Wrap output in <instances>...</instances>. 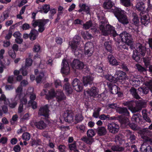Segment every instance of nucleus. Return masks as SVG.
<instances>
[{
    "mask_svg": "<svg viewBox=\"0 0 152 152\" xmlns=\"http://www.w3.org/2000/svg\"><path fill=\"white\" fill-rule=\"evenodd\" d=\"M117 111L119 113L123 114L127 116H128L129 115V112L126 107H118L117 109Z\"/></svg>",
    "mask_w": 152,
    "mask_h": 152,
    "instance_id": "nucleus-28",
    "label": "nucleus"
},
{
    "mask_svg": "<svg viewBox=\"0 0 152 152\" xmlns=\"http://www.w3.org/2000/svg\"><path fill=\"white\" fill-rule=\"evenodd\" d=\"M136 46V50L133 51L132 58L135 61L138 62L140 60V56L138 53L142 56H145L146 52V48L145 45L139 42L137 43Z\"/></svg>",
    "mask_w": 152,
    "mask_h": 152,
    "instance_id": "nucleus-1",
    "label": "nucleus"
},
{
    "mask_svg": "<svg viewBox=\"0 0 152 152\" xmlns=\"http://www.w3.org/2000/svg\"><path fill=\"white\" fill-rule=\"evenodd\" d=\"M96 24L93 23L91 20H89L83 25V29L86 30L91 28V29H95L96 28Z\"/></svg>",
    "mask_w": 152,
    "mask_h": 152,
    "instance_id": "nucleus-18",
    "label": "nucleus"
},
{
    "mask_svg": "<svg viewBox=\"0 0 152 152\" xmlns=\"http://www.w3.org/2000/svg\"><path fill=\"white\" fill-rule=\"evenodd\" d=\"M99 28L102 34L104 36H107L111 35L115 37L117 35L114 27L109 24H107L105 26L104 22L103 23L102 21L101 22V24L99 25Z\"/></svg>",
    "mask_w": 152,
    "mask_h": 152,
    "instance_id": "nucleus-2",
    "label": "nucleus"
},
{
    "mask_svg": "<svg viewBox=\"0 0 152 152\" xmlns=\"http://www.w3.org/2000/svg\"><path fill=\"white\" fill-rule=\"evenodd\" d=\"M122 4L126 7H129L131 6V3L130 0H121Z\"/></svg>",
    "mask_w": 152,
    "mask_h": 152,
    "instance_id": "nucleus-57",
    "label": "nucleus"
},
{
    "mask_svg": "<svg viewBox=\"0 0 152 152\" xmlns=\"http://www.w3.org/2000/svg\"><path fill=\"white\" fill-rule=\"evenodd\" d=\"M114 5L111 0H105L103 4V7L105 9H110Z\"/></svg>",
    "mask_w": 152,
    "mask_h": 152,
    "instance_id": "nucleus-23",
    "label": "nucleus"
},
{
    "mask_svg": "<svg viewBox=\"0 0 152 152\" xmlns=\"http://www.w3.org/2000/svg\"><path fill=\"white\" fill-rule=\"evenodd\" d=\"M109 64L113 66L118 65V61L112 55H109L107 57Z\"/></svg>",
    "mask_w": 152,
    "mask_h": 152,
    "instance_id": "nucleus-25",
    "label": "nucleus"
},
{
    "mask_svg": "<svg viewBox=\"0 0 152 152\" xmlns=\"http://www.w3.org/2000/svg\"><path fill=\"white\" fill-rule=\"evenodd\" d=\"M63 88L66 94H71L72 92V89L68 83L67 82L64 84Z\"/></svg>",
    "mask_w": 152,
    "mask_h": 152,
    "instance_id": "nucleus-36",
    "label": "nucleus"
},
{
    "mask_svg": "<svg viewBox=\"0 0 152 152\" xmlns=\"http://www.w3.org/2000/svg\"><path fill=\"white\" fill-rule=\"evenodd\" d=\"M137 112L139 111L143 108L147 106V102L145 100L141 99L137 101L136 103Z\"/></svg>",
    "mask_w": 152,
    "mask_h": 152,
    "instance_id": "nucleus-16",
    "label": "nucleus"
},
{
    "mask_svg": "<svg viewBox=\"0 0 152 152\" xmlns=\"http://www.w3.org/2000/svg\"><path fill=\"white\" fill-rule=\"evenodd\" d=\"M34 89L32 88H29L27 91V94L30 95V100L34 101L36 98L35 94L33 93Z\"/></svg>",
    "mask_w": 152,
    "mask_h": 152,
    "instance_id": "nucleus-29",
    "label": "nucleus"
},
{
    "mask_svg": "<svg viewBox=\"0 0 152 152\" xmlns=\"http://www.w3.org/2000/svg\"><path fill=\"white\" fill-rule=\"evenodd\" d=\"M34 125L37 128L41 129H44L47 127L46 124L42 120L35 122Z\"/></svg>",
    "mask_w": 152,
    "mask_h": 152,
    "instance_id": "nucleus-21",
    "label": "nucleus"
},
{
    "mask_svg": "<svg viewBox=\"0 0 152 152\" xmlns=\"http://www.w3.org/2000/svg\"><path fill=\"white\" fill-rule=\"evenodd\" d=\"M107 127L109 132L113 134L117 133L119 129V125L114 123L109 124L107 125Z\"/></svg>",
    "mask_w": 152,
    "mask_h": 152,
    "instance_id": "nucleus-8",
    "label": "nucleus"
},
{
    "mask_svg": "<svg viewBox=\"0 0 152 152\" xmlns=\"http://www.w3.org/2000/svg\"><path fill=\"white\" fill-rule=\"evenodd\" d=\"M138 71L140 72L143 73L145 74L146 73L147 69L145 68L142 67L140 65L138 64L136 65Z\"/></svg>",
    "mask_w": 152,
    "mask_h": 152,
    "instance_id": "nucleus-53",
    "label": "nucleus"
},
{
    "mask_svg": "<svg viewBox=\"0 0 152 152\" xmlns=\"http://www.w3.org/2000/svg\"><path fill=\"white\" fill-rule=\"evenodd\" d=\"M64 117L66 122L69 123H72L73 122L74 117L72 113H69L68 111L67 110L64 113Z\"/></svg>",
    "mask_w": 152,
    "mask_h": 152,
    "instance_id": "nucleus-13",
    "label": "nucleus"
},
{
    "mask_svg": "<svg viewBox=\"0 0 152 152\" xmlns=\"http://www.w3.org/2000/svg\"><path fill=\"white\" fill-rule=\"evenodd\" d=\"M62 65V67L61 69V72L62 73L65 75H68L69 73L70 69L69 65L66 60L63 59Z\"/></svg>",
    "mask_w": 152,
    "mask_h": 152,
    "instance_id": "nucleus-9",
    "label": "nucleus"
},
{
    "mask_svg": "<svg viewBox=\"0 0 152 152\" xmlns=\"http://www.w3.org/2000/svg\"><path fill=\"white\" fill-rule=\"evenodd\" d=\"M125 106H128L129 109L133 113L137 112L136 106L134 107L135 103L134 101H127L124 103Z\"/></svg>",
    "mask_w": 152,
    "mask_h": 152,
    "instance_id": "nucleus-17",
    "label": "nucleus"
},
{
    "mask_svg": "<svg viewBox=\"0 0 152 152\" xmlns=\"http://www.w3.org/2000/svg\"><path fill=\"white\" fill-rule=\"evenodd\" d=\"M42 141L39 138H37L36 139H31L30 144L32 146H36L41 144Z\"/></svg>",
    "mask_w": 152,
    "mask_h": 152,
    "instance_id": "nucleus-35",
    "label": "nucleus"
},
{
    "mask_svg": "<svg viewBox=\"0 0 152 152\" xmlns=\"http://www.w3.org/2000/svg\"><path fill=\"white\" fill-rule=\"evenodd\" d=\"M58 149L59 152H66L67 150V148L64 145H60L58 147Z\"/></svg>",
    "mask_w": 152,
    "mask_h": 152,
    "instance_id": "nucleus-47",
    "label": "nucleus"
},
{
    "mask_svg": "<svg viewBox=\"0 0 152 152\" xmlns=\"http://www.w3.org/2000/svg\"><path fill=\"white\" fill-rule=\"evenodd\" d=\"M141 152H152V148L151 146L148 145L146 142H144L140 148Z\"/></svg>",
    "mask_w": 152,
    "mask_h": 152,
    "instance_id": "nucleus-19",
    "label": "nucleus"
},
{
    "mask_svg": "<svg viewBox=\"0 0 152 152\" xmlns=\"http://www.w3.org/2000/svg\"><path fill=\"white\" fill-rule=\"evenodd\" d=\"M73 88L77 92H80L83 89L82 84L81 82H80V84H79L77 85V86L73 87Z\"/></svg>",
    "mask_w": 152,
    "mask_h": 152,
    "instance_id": "nucleus-63",
    "label": "nucleus"
},
{
    "mask_svg": "<svg viewBox=\"0 0 152 152\" xmlns=\"http://www.w3.org/2000/svg\"><path fill=\"white\" fill-rule=\"evenodd\" d=\"M81 140L86 144L89 145H91L94 141L93 138L87 136L82 137Z\"/></svg>",
    "mask_w": 152,
    "mask_h": 152,
    "instance_id": "nucleus-33",
    "label": "nucleus"
},
{
    "mask_svg": "<svg viewBox=\"0 0 152 152\" xmlns=\"http://www.w3.org/2000/svg\"><path fill=\"white\" fill-rule=\"evenodd\" d=\"M127 132L128 135L129 136V139L132 144L135 142L134 140H136V137L135 135L133 134L130 131L127 130Z\"/></svg>",
    "mask_w": 152,
    "mask_h": 152,
    "instance_id": "nucleus-44",
    "label": "nucleus"
},
{
    "mask_svg": "<svg viewBox=\"0 0 152 152\" xmlns=\"http://www.w3.org/2000/svg\"><path fill=\"white\" fill-rule=\"evenodd\" d=\"M71 66L74 69L81 70L84 68L85 64L83 62L79 60L74 59L71 64Z\"/></svg>",
    "mask_w": 152,
    "mask_h": 152,
    "instance_id": "nucleus-7",
    "label": "nucleus"
},
{
    "mask_svg": "<svg viewBox=\"0 0 152 152\" xmlns=\"http://www.w3.org/2000/svg\"><path fill=\"white\" fill-rule=\"evenodd\" d=\"M28 106H31L32 108L34 109L37 108V103L34 101L29 100L28 103Z\"/></svg>",
    "mask_w": 152,
    "mask_h": 152,
    "instance_id": "nucleus-58",
    "label": "nucleus"
},
{
    "mask_svg": "<svg viewBox=\"0 0 152 152\" xmlns=\"http://www.w3.org/2000/svg\"><path fill=\"white\" fill-rule=\"evenodd\" d=\"M142 138L144 140H145V142H148L151 145H152V136L150 137H148L146 136H142Z\"/></svg>",
    "mask_w": 152,
    "mask_h": 152,
    "instance_id": "nucleus-56",
    "label": "nucleus"
},
{
    "mask_svg": "<svg viewBox=\"0 0 152 152\" xmlns=\"http://www.w3.org/2000/svg\"><path fill=\"white\" fill-rule=\"evenodd\" d=\"M56 94L54 90L51 89L49 91V94L46 95V98L48 100H50L56 96Z\"/></svg>",
    "mask_w": 152,
    "mask_h": 152,
    "instance_id": "nucleus-37",
    "label": "nucleus"
},
{
    "mask_svg": "<svg viewBox=\"0 0 152 152\" xmlns=\"http://www.w3.org/2000/svg\"><path fill=\"white\" fill-rule=\"evenodd\" d=\"M81 39L80 36H75L73 40L69 42V46L72 51L74 53V54L77 56L80 53L78 45H79Z\"/></svg>",
    "mask_w": 152,
    "mask_h": 152,
    "instance_id": "nucleus-5",
    "label": "nucleus"
},
{
    "mask_svg": "<svg viewBox=\"0 0 152 152\" xmlns=\"http://www.w3.org/2000/svg\"><path fill=\"white\" fill-rule=\"evenodd\" d=\"M84 50H93V43L91 42H88L86 43L85 45Z\"/></svg>",
    "mask_w": 152,
    "mask_h": 152,
    "instance_id": "nucleus-48",
    "label": "nucleus"
},
{
    "mask_svg": "<svg viewBox=\"0 0 152 152\" xmlns=\"http://www.w3.org/2000/svg\"><path fill=\"white\" fill-rule=\"evenodd\" d=\"M83 11L86 12L87 14H89L90 12V8L88 5L85 4H81Z\"/></svg>",
    "mask_w": 152,
    "mask_h": 152,
    "instance_id": "nucleus-50",
    "label": "nucleus"
},
{
    "mask_svg": "<svg viewBox=\"0 0 152 152\" xmlns=\"http://www.w3.org/2000/svg\"><path fill=\"white\" fill-rule=\"evenodd\" d=\"M145 85L148 87L152 92V79L151 78H148L145 77L143 79Z\"/></svg>",
    "mask_w": 152,
    "mask_h": 152,
    "instance_id": "nucleus-22",
    "label": "nucleus"
},
{
    "mask_svg": "<svg viewBox=\"0 0 152 152\" xmlns=\"http://www.w3.org/2000/svg\"><path fill=\"white\" fill-rule=\"evenodd\" d=\"M118 65L120 66L121 67V68H122L125 71H129V69L127 68L126 64H125L124 62L123 61L121 62H118Z\"/></svg>",
    "mask_w": 152,
    "mask_h": 152,
    "instance_id": "nucleus-54",
    "label": "nucleus"
},
{
    "mask_svg": "<svg viewBox=\"0 0 152 152\" xmlns=\"http://www.w3.org/2000/svg\"><path fill=\"white\" fill-rule=\"evenodd\" d=\"M100 110L101 108L99 107L94 109V110L93 116L96 118H98L99 116V113Z\"/></svg>",
    "mask_w": 152,
    "mask_h": 152,
    "instance_id": "nucleus-51",
    "label": "nucleus"
},
{
    "mask_svg": "<svg viewBox=\"0 0 152 152\" xmlns=\"http://www.w3.org/2000/svg\"><path fill=\"white\" fill-rule=\"evenodd\" d=\"M111 149L114 151L122 152L124 150L125 148L119 145H114L111 146Z\"/></svg>",
    "mask_w": 152,
    "mask_h": 152,
    "instance_id": "nucleus-31",
    "label": "nucleus"
},
{
    "mask_svg": "<svg viewBox=\"0 0 152 152\" xmlns=\"http://www.w3.org/2000/svg\"><path fill=\"white\" fill-rule=\"evenodd\" d=\"M50 6L49 4H45L42 6L41 9L39 10L41 13H47L50 10Z\"/></svg>",
    "mask_w": 152,
    "mask_h": 152,
    "instance_id": "nucleus-38",
    "label": "nucleus"
},
{
    "mask_svg": "<svg viewBox=\"0 0 152 152\" xmlns=\"http://www.w3.org/2000/svg\"><path fill=\"white\" fill-rule=\"evenodd\" d=\"M44 73L43 72H41L39 73V75L37 77L36 79L37 83H39L41 82L42 78L44 77Z\"/></svg>",
    "mask_w": 152,
    "mask_h": 152,
    "instance_id": "nucleus-60",
    "label": "nucleus"
},
{
    "mask_svg": "<svg viewBox=\"0 0 152 152\" xmlns=\"http://www.w3.org/2000/svg\"><path fill=\"white\" fill-rule=\"evenodd\" d=\"M126 75V73L124 72L121 71H119L118 73V76L116 78V82L118 81L122 84L124 83Z\"/></svg>",
    "mask_w": 152,
    "mask_h": 152,
    "instance_id": "nucleus-14",
    "label": "nucleus"
},
{
    "mask_svg": "<svg viewBox=\"0 0 152 152\" xmlns=\"http://www.w3.org/2000/svg\"><path fill=\"white\" fill-rule=\"evenodd\" d=\"M38 34V32L37 30L35 29L32 30L29 34L30 39L31 40H35L37 37Z\"/></svg>",
    "mask_w": 152,
    "mask_h": 152,
    "instance_id": "nucleus-30",
    "label": "nucleus"
},
{
    "mask_svg": "<svg viewBox=\"0 0 152 152\" xmlns=\"http://www.w3.org/2000/svg\"><path fill=\"white\" fill-rule=\"evenodd\" d=\"M136 9L141 12H143L144 13L145 11H144L145 9V4L142 1H139L137 3L136 5Z\"/></svg>",
    "mask_w": 152,
    "mask_h": 152,
    "instance_id": "nucleus-24",
    "label": "nucleus"
},
{
    "mask_svg": "<svg viewBox=\"0 0 152 152\" xmlns=\"http://www.w3.org/2000/svg\"><path fill=\"white\" fill-rule=\"evenodd\" d=\"M119 37L122 42L128 45H131L134 42V39L132 35L126 31H124L121 33Z\"/></svg>",
    "mask_w": 152,
    "mask_h": 152,
    "instance_id": "nucleus-6",
    "label": "nucleus"
},
{
    "mask_svg": "<svg viewBox=\"0 0 152 152\" xmlns=\"http://www.w3.org/2000/svg\"><path fill=\"white\" fill-rule=\"evenodd\" d=\"M107 85L110 89L112 94H115L118 93L120 88L118 86L110 83H107Z\"/></svg>",
    "mask_w": 152,
    "mask_h": 152,
    "instance_id": "nucleus-15",
    "label": "nucleus"
},
{
    "mask_svg": "<svg viewBox=\"0 0 152 152\" xmlns=\"http://www.w3.org/2000/svg\"><path fill=\"white\" fill-rule=\"evenodd\" d=\"M99 118L102 120H116L118 119L117 117L113 116L110 117L109 115H106L103 114L100 115L99 116Z\"/></svg>",
    "mask_w": 152,
    "mask_h": 152,
    "instance_id": "nucleus-27",
    "label": "nucleus"
},
{
    "mask_svg": "<svg viewBox=\"0 0 152 152\" xmlns=\"http://www.w3.org/2000/svg\"><path fill=\"white\" fill-rule=\"evenodd\" d=\"M113 12L120 23L124 24H126L129 23L127 17L124 10L120 8H115Z\"/></svg>",
    "mask_w": 152,
    "mask_h": 152,
    "instance_id": "nucleus-4",
    "label": "nucleus"
},
{
    "mask_svg": "<svg viewBox=\"0 0 152 152\" xmlns=\"http://www.w3.org/2000/svg\"><path fill=\"white\" fill-rule=\"evenodd\" d=\"M86 93L90 96L95 97L98 94V91L97 88L95 87H92L90 90L88 89L86 91H85L84 93Z\"/></svg>",
    "mask_w": 152,
    "mask_h": 152,
    "instance_id": "nucleus-12",
    "label": "nucleus"
},
{
    "mask_svg": "<svg viewBox=\"0 0 152 152\" xmlns=\"http://www.w3.org/2000/svg\"><path fill=\"white\" fill-rule=\"evenodd\" d=\"M10 12L8 10H5L3 12V15L1 16V19L2 21L7 19L9 17Z\"/></svg>",
    "mask_w": 152,
    "mask_h": 152,
    "instance_id": "nucleus-46",
    "label": "nucleus"
},
{
    "mask_svg": "<svg viewBox=\"0 0 152 152\" xmlns=\"http://www.w3.org/2000/svg\"><path fill=\"white\" fill-rule=\"evenodd\" d=\"M49 110L47 105H45L41 107L38 112V115L40 116H43L47 117L48 116Z\"/></svg>",
    "mask_w": 152,
    "mask_h": 152,
    "instance_id": "nucleus-11",
    "label": "nucleus"
},
{
    "mask_svg": "<svg viewBox=\"0 0 152 152\" xmlns=\"http://www.w3.org/2000/svg\"><path fill=\"white\" fill-rule=\"evenodd\" d=\"M32 63V60L30 58H27L26 59L25 65L23 67V68L24 69H26L27 67L30 66Z\"/></svg>",
    "mask_w": 152,
    "mask_h": 152,
    "instance_id": "nucleus-52",
    "label": "nucleus"
},
{
    "mask_svg": "<svg viewBox=\"0 0 152 152\" xmlns=\"http://www.w3.org/2000/svg\"><path fill=\"white\" fill-rule=\"evenodd\" d=\"M115 141L116 143L120 145L123 144L125 143L123 136L121 134H119L115 136Z\"/></svg>",
    "mask_w": 152,
    "mask_h": 152,
    "instance_id": "nucleus-26",
    "label": "nucleus"
},
{
    "mask_svg": "<svg viewBox=\"0 0 152 152\" xmlns=\"http://www.w3.org/2000/svg\"><path fill=\"white\" fill-rule=\"evenodd\" d=\"M76 128L78 130L82 133L84 132L86 129V126L83 124L77 126Z\"/></svg>",
    "mask_w": 152,
    "mask_h": 152,
    "instance_id": "nucleus-59",
    "label": "nucleus"
},
{
    "mask_svg": "<svg viewBox=\"0 0 152 152\" xmlns=\"http://www.w3.org/2000/svg\"><path fill=\"white\" fill-rule=\"evenodd\" d=\"M138 90L144 94H147L148 92V88L144 87L139 88Z\"/></svg>",
    "mask_w": 152,
    "mask_h": 152,
    "instance_id": "nucleus-62",
    "label": "nucleus"
},
{
    "mask_svg": "<svg viewBox=\"0 0 152 152\" xmlns=\"http://www.w3.org/2000/svg\"><path fill=\"white\" fill-rule=\"evenodd\" d=\"M105 77L107 80L110 82H113L114 83L116 82V78L113 77L111 75L107 74L105 75Z\"/></svg>",
    "mask_w": 152,
    "mask_h": 152,
    "instance_id": "nucleus-45",
    "label": "nucleus"
},
{
    "mask_svg": "<svg viewBox=\"0 0 152 152\" xmlns=\"http://www.w3.org/2000/svg\"><path fill=\"white\" fill-rule=\"evenodd\" d=\"M30 137V134L27 132L24 133L22 135V139L26 141H28L29 140Z\"/></svg>",
    "mask_w": 152,
    "mask_h": 152,
    "instance_id": "nucleus-55",
    "label": "nucleus"
},
{
    "mask_svg": "<svg viewBox=\"0 0 152 152\" xmlns=\"http://www.w3.org/2000/svg\"><path fill=\"white\" fill-rule=\"evenodd\" d=\"M86 134L87 137L92 138L95 135L96 133L93 129H91L87 130Z\"/></svg>",
    "mask_w": 152,
    "mask_h": 152,
    "instance_id": "nucleus-49",
    "label": "nucleus"
},
{
    "mask_svg": "<svg viewBox=\"0 0 152 152\" xmlns=\"http://www.w3.org/2000/svg\"><path fill=\"white\" fill-rule=\"evenodd\" d=\"M36 15V13L34 12H33L32 14V18L34 20L32 22L31 24L34 28L38 26L39 27L38 31L39 32L42 33L45 29V26L49 21V19L35 20Z\"/></svg>",
    "mask_w": 152,
    "mask_h": 152,
    "instance_id": "nucleus-3",
    "label": "nucleus"
},
{
    "mask_svg": "<svg viewBox=\"0 0 152 152\" xmlns=\"http://www.w3.org/2000/svg\"><path fill=\"white\" fill-rule=\"evenodd\" d=\"M107 133V130L104 126L99 127L97 129V133L99 136L104 135Z\"/></svg>",
    "mask_w": 152,
    "mask_h": 152,
    "instance_id": "nucleus-32",
    "label": "nucleus"
},
{
    "mask_svg": "<svg viewBox=\"0 0 152 152\" xmlns=\"http://www.w3.org/2000/svg\"><path fill=\"white\" fill-rule=\"evenodd\" d=\"M133 19L132 20V23L134 25L137 26L139 23V19L137 15L135 12L132 13Z\"/></svg>",
    "mask_w": 152,
    "mask_h": 152,
    "instance_id": "nucleus-39",
    "label": "nucleus"
},
{
    "mask_svg": "<svg viewBox=\"0 0 152 152\" xmlns=\"http://www.w3.org/2000/svg\"><path fill=\"white\" fill-rule=\"evenodd\" d=\"M131 94L134 98L138 99L140 98V96L138 95L137 92V90L134 87H132L130 90Z\"/></svg>",
    "mask_w": 152,
    "mask_h": 152,
    "instance_id": "nucleus-41",
    "label": "nucleus"
},
{
    "mask_svg": "<svg viewBox=\"0 0 152 152\" xmlns=\"http://www.w3.org/2000/svg\"><path fill=\"white\" fill-rule=\"evenodd\" d=\"M143 12H141L140 13L141 21L142 24L146 26L150 22V18L148 14L143 15Z\"/></svg>",
    "mask_w": 152,
    "mask_h": 152,
    "instance_id": "nucleus-10",
    "label": "nucleus"
},
{
    "mask_svg": "<svg viewBox=\"0 0 152 152\" xmlns=\"http://www.w3.org/2000/svg\"><path fill=\"white\" fill-rule=\"evenodd\" d=\"M83 119V117L81 114H78L76 115L75 120L77 123L81 121Z\"/></svg>",
    "mask_w": 152,
    "mask_h": 152,
    "instance_id": "nucleus-61",
    "label": "nucleus"
},
{
    "mask_svg": "<svg viewBox=\"0 0 152 152\" xmlns=\"http://www.w3.org/2000/svg\"><path fill=\"white\" fill-rule=\"evenodd\" d=\"M56 96L58 101L62 100L65 97L64 94L61 90L57 92L56 94Z\"/></svg>",
    "mask_w": 152,
    "mask_h": 152,
    "instance_id": "nucleus-40",
    "label": "nucleus"
},
{
    "mask_svg": "<svg viewBox=\"0 0 152 152\" xmlns=\"http://www.w3.org/2000/svg\"><path fill=\"white\" fill-rule=\"evenodd\" d=\"M68 147L70 151H73L74 152H78L77 149L76 143L75 141H74L73 143L69 144Z\"/></svg>",
    "mask_w": 152,
    "mask_h": 152,
    "instance_id": "nucleus-42",
    "label": "nucleus"
},
{
    "mask_svg": "<svg viewBox=\"0 0 152 152\" xmlns=\"http://www.w3.org/2000/svg\"><path fill=\"white\" fill-rule=\"evenodd\" d=\"M40 50V46L37 43L35 44L33 48V51L35 52H39Z\"/></svg>",
    "mask_w": 152,
    "mask_h": 152,
    "instance_id": "nucleus-64",
    "label": "nucleus"
},
{
    "mask_svg": "<svg viewBox=\"0 0 152 152\" xmlns=\"http://www.w3.org/2000/svg\"><path fill=\"white\" fill-rule=\"evenodd\" d=\"M119 121L122 124H124L125 126H128L129 124V119L125 116H121L119 118Z\"/></svg>",
    "mask_w": 152,
    "mask_h": 152,
    "instance_id": "nucleus-34",
    "label": "nucleus"
},
{
    "mask_svg": "<svg viewBox=\"0 0 152 152\" xmlns=\"http://www.w3.org/2000/svg\"><path fill=\"white\" fill-rule=\"evenodd\" d=\"M94 79L93 77L89 75L83 77V83L84 86H86L88 84H91L93 83Z\"/></svg>",
    "mask_w": 152,
    "mask_h": 152,
    "instance_id": "nucleus-20",
    "label": "nucleus"
},
{
    "mask_svg": "<svg viewBox=\"0 0 152 152\" xmlns=\"http://www.w3.org/2000/svg\"><path fill=\"white\" fill-rule=\"evenodd\" d=\"M104 45L106 49L110 53H111L112 50V47L111 46V42H110L107 41L104 42Z\"/></svg>",
    "mask_w": 152,
    "mask_h": 152,
    "instance_id": "nucleus-43",
    "label": "nucleus"
}]
</instances>
